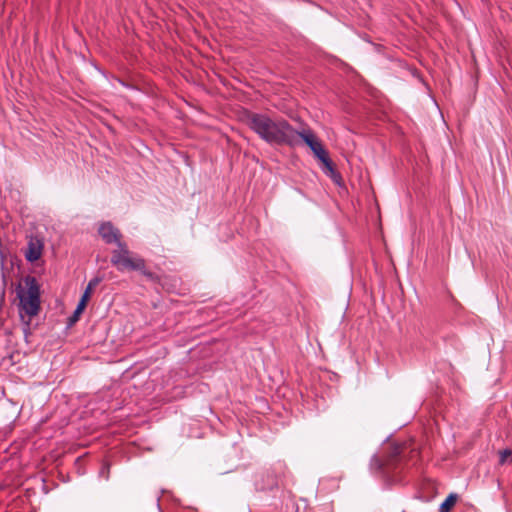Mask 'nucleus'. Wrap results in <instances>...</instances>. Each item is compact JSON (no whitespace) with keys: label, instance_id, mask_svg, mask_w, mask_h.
Here are the masks:
<instances>
[{"label":"nucleus","instance_id":"6e6552de","mask_svg":"<svg viewBox=\"0 0 512 512\" xmlns=\"http://www.w3.org/2000/svg\"><path fill=\"white\" fill-rule=\"evenodd\" d=\"M316 158L323 164V172L326 175L330 176L336 182L341 178L339 173L334 169L327 151H324L323 154H319Z\"/></svg>","mask_w":512,"mask_h":512},{"label":"nucleus","instance_id":"f257e3e1","mask_svg":"<svg viewBox=\"0 0 512 512\" xmlns=\"http://www.w3.org/2000/svg\"><path fill=\"white\" fill-rule=\"evenodd\" d=\"M247 125L262 140L270 144L294 145L297 139V130L286 120L275 121L267 114L249 113Z\"/></svg>","mask_w":512,"mask_h":512},{"label":"nucleus","instance_id":"f8f14e48","mask_svg":"<svg viewBox=\"0 0 512 512\" xmlns=\"http://www.w3.org/2000/svg\"><path fill=\"white\" fill-rule=\"evenodd\" d=\"M134 271H140L144 276H146L149 279L155 278V275L146 269V264H145L144 260H143V268L142 269H134Z\"/></svg>","mask_w":512,"mask_h":512},{"label":"nucleus","instance_id":"0eeeda50","mask_svg":"<svg viewBox=\"0 0 512 512\" xmlns=\"http://www.w3.org/2000/svg\"><path fill=\"white\" fill-rule=\"evenodd\" d=\"M316 158L323 164V172L326 175L330 176L336 182L341 178L339 173L334 169L327 151H324L323 154H319Z\"/></svg>","mask_w":512,"mask_h":512},{"label":"nucleus","instance_id":"4468645a","mask_svg":"<svg viewBox=\"0 0 512 512\" xmlns=\"http://www.w3.org/2000/svg\"><path fill=\"white\" fill-rule=\"evenodd\" d=\"M91 292H92V290H89V287L87 286L85 291H84V293H83V295H82V297H81V299H80V302H83V303L87 304V302H88V300H89V298L91 296Z\"/></svg>","mask_w":512,"mask_h":512},{"label":"nucleus","instance_id":"39448f33","mask_svg":"<svg viewBox=\"0 0 512 512\" xmlns=\"http://www.w3.org/2000/svg\"><path fill=\"white\" fill-rule=\"evenodd\" d=\"M297 137H300L309 146L315 157H317L319 154H323V152L326 151L321 142L310 129L302 130L300 132L297 131Z\"/></svg>","mask_w":512,"mask_h":512},{"label":"nucleus","instance_id":"ddd939ff","mask_svg":"<svg viewBox=\"0 0 512 512\" xmlns=\"http://www.w3.org/2000/svg\"><path fill=\"white\" fill-rule=\"evenodd\" d=\"M102 281V278L100 277H94L88 282L89 290H93L100 282Z\"/></svg>","mask_w":512,"mask_h":512},{"label":"nucleus","instance_id":"423d86ee","mask_svg":"<svg viewBox=\"0 0 512 512\" xmlns=\"http://www.w3.org/2000/svg\"><path fill=\"white\" fill-rule=\"evenodd\" d=\"M43 250V243L38 238H31L28 242L27 251L25 253V257L28 261L34 262L37 261L41 255Z\"/></svg>","mask_w":512,"mask_h":512},{"label":"nucleus","instance_id":"2eb2a0df","mask_svg":"<svg viewBox=\"0 0 512 512\" xmlns=\"http://www.w3.org/2000/svg\"><path fill=\"white\" fill-rule=\"evenodd\" d=\"M109 464L105 463L103 464L101 470H100V475L103 476L105 479H108L109 478Z\"/></svg>","mask_w":512,"mask_h":512},{"label":"nucleus","instance_id":"1a4fd4ad","mask_svg":"<svg viewBox=\"0 0 512 512\" xmlns=\"http://www.w3.org/2000/svg\"><path fill=\"white\" fill-rule=\"evenodd\" d=\"M457 496L450 494L439 507V512H450L451 508L455 505Z\"/></svg>","mask_w":512,"mask_h":512},{"label":"nucleus","instance_id":"7ed1b4c3","mask_svg":"<svg viewBox=\"0 0 512 512\" xmlns=\"http://www.w3.org/2000/svg\"><path fill=\"white\" fill-rule=\"evenodd\" d=\"M117 249L112 251L111 263L118 271L134 270L143 268V259L132 257L126 243L119 242Z\"/></svg>","mask_w":512,"mask_h":512},{"label":"nucleus","instance_id":"20e7f679","mask_svg":"<svg viewBox=\"0 0 512 512\" xmlns=\"http://www.w3.org/2000/svg\"><path fill=\"white\" fill-rule=\"evenodd\" d=\"M98 233L106 244L122 242L121 232L111 222H103L98 228Z\"/></svg>","mask_w":512,"mask_h":512},{"label":"nucleus","instance_id":"f03ea898","mask_svg":"<svg viewBox=\"0 0 512 512\" xmlns=\"http://www.w3.org/2000/svg\"><path fill=\"white\" fill-rule=\"evenodd\" d=\"M25 288L17 289L20 301V316L23 320V333L27 337L30 334V319L40 311V287L35 277L27 276L24 279Z\"/></svg>","mask_w":512,"mask_h":512},{"label":"nucleus","instance_id":"9b49d317","mask_svg":"<svg viewBox=\"0 0 512 512\" xmlns=\"http://www.w3.org/2000/svg\"><path fill=\"white\" fill-rule=\"evenodd\" d=\"M500 459L499 462L503 465L508 458L512 456V451L510 449H504L499 453Z\"/></svg>","mask_w":512,"mask_h":512},{"label":"nucleus","instance_id":"9d476101","mask_svg":"<svg viewBox=\"0 0 512 512\" xmlns=\"http://www.w3.org/2000/svg\"><path fill=\"white\" fill-rule=\"evenodd\" d=\"M87 304L80 302L78 303L73 315L69 318V323L73 324L78 321L80 314L83 312Z\"/></svg>","mask_w":512,"mask_h":512}]
</instances>
